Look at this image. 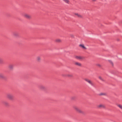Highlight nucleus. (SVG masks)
<instances>
[{
    "instance_id": "f257e3e1",
    "label": "nucleus",
    "mask_w": 122,
    "mask_h": 122,
    "mask_svg": "<svg viewBox=\"0 0 122 122\" xmlns=\"http://www.w3.org/2000/svg\"><path fill=\"white\" fill-rule=\"evenodd\" d=\"M7 97L9 100L13 101L14 99V96L12 94L8 93L7 94Z\"/></svg>"
},
{
    "instance_id": "9b49d317",
    "label": "nucleus",
    "mask_w": 122,
    "mask_h": 122,
    "mask_svg": "<svg viewBox=\"0 0 122 122\" xmlns=\"http://www.w3.org/2000/svg\"><path fill=\"white\" fill-rule=\"evenodd\" d=\"M0 78H1L3 79H6V77L4 76L1 74H0Z\"/></svg>"
},
{
    "instance_id": "0eeeda50",
    "label": "nucleus",
    "mask_w": 122,
    "mask_h": 122,
    "mask_svg": "<svg viewBox=\"0 0 122 122\" xmlns=\"http://www.w3.org/2000/svg\"><path fill=\"white\" fill-rule=\"evenodd\" d=\"M24 17L26 18L30 19L31 18V16L27 14H25L24 15Z\"/></svg>"
},
{
    "instance_id": "39448f33",
    "label": "nucleus",
    "mask_w": 122,
    "mask_h": 122,
    "mask_svg": "<svg viewBox=\"0 0 122 122\" xmlns=\"http://www.w3.org/2000/svg\"><path fill=\"white\" fill-rule=\"evenodd\" d=\"M39 88L42 90H45L46 89V87L43 85H40L39 86Z\"/></svg>"
},
{
    "instance_id": "aec40b11",
    "label": "nucleus",
    "mask_w": 122,
    "mask_h": 122,
    "mask_svg": "<svg viewBox=\"0 0 122 122\" xmlns=\"http://www.w3.org/2000/svg\"><path fill=\"white\" fill-rule=\"evenodd\" d=\"M37 60L38 61H40L41 60V58L39 57H38L37 58Z\"/></svg>"
},
{
    "instance_id": "b1692460",
    "label": "nucleus",
    "mask_w": 122,
    "mask_h": 122,
    "mask_svg": "<svg viewBox=\"0 0 122 122\" xmlns=\"http://www.w3.org/2000/svg\"><path fill=\"white\" fill-rule=\"evenodd\" d=\"M75 98L76 97L75 96H73L71 97V99L72 100H74Z\"/></svg>"
},
{
    "instance_id": "dca6fc26",
    "label": "nucleus",
    "mask_w": 122,
    "mask_h": 122,
    "mask_svg": "<svg viewBox=\"0 0 122 122\" xmlns=\"http://www.w3.org/2000/svg\"><path fill=\"white\" fill-rule=\"evenodd\" d=\"M82 48L84 49H86V48L83 45L80 44L79 45Z\"/></svg>"
},
{
    "instance_id": "4be33fe9",
    "label": "nucleus",
    "mask_w": 122,
    "mask_h": 122,
    "mask_svg": "<svg viewBox=\"0 0 122 122\" xmlns=\"http://www.w3.org/2000/svg\"><path fill=\"white\" fill-rule=\"evenodd\" d=\"M56 41L58 42H59L61 41V40L59 39H57L56 40Z\"/></svg>"
},
{
    "instance_id": "f03ea898",
    "label": "nucleus",
    "mask_w": 122,
    "mask_h": 122,
    "mask_svg": "<svg viewBox=\"0 0 122 122\" xmlns=\"http://www.w3.org/2000/svg\"><path fill=\"white\" fill-rule=\"evenodd\" d=\"M84 80L86 82H87L89 84L91 85L92 86H94V83L91 80H89L87 78H85L84 79Z\"/></svg>"
},
{
    "instance_id": "6ab92c4d",
    "label": "nucleus",
    "mask_w": 122,
    "mask_h": 122,
    "mask_svg": "<svg viewBox=\"0 0 122 122\" xmlns=\"http://www.w3.org/2000/svg\"><path fill=\"white\" fill-rule=\"evenodd\" d=\"M109 62L111 64L112 66H113V64L112 62L110 60H109Z\"/></svg>"
},
{
    "instance_id": "2eb2a0df",
    "label": "nucleus",
    "mask_w": 122,
    "mask_h": 122,
    "mask_svg": "<svg viewBox=\"0 0 122 122\" xmlns=\"http://www.w3.org/2000/svg\"><path fill=\"white\" fill-rule=\"evenodd\" d=\"M106 94L105 93H101L100 94H98V95L100 96L104 95V96H106Z\"/></svg>"
},
{
    "instance_id": "1a4fd4ad",
    "label": "nucleus",
    "mask_w": 122,
    "mask_h": 122,
    "mask_svg": "<svg viewBox=\"0 0 122 122\" xmlns=\"http://www.w3.org/2000/svg\"><path fill=\"white\" fill-rule=\"evenodd\" d=\"M14 66L13 65H10L9 66V68L10 70H12L13 69Z\"/></svg>"
},
{
    "instance_id": "a878e982",
    "label": "nucleus",
    "mask_w": 122,
    "mask_h": 122,
    "mask_svg": "<svg viewBox=\"0 0 122 122\" xmlns=\"http://www.w3.org/2000/svg\"><path fill=\"white\" fill-rule=\"evenodd\" d=\"M93 0V1H96V0Z\"/></svg>"
},
{
    "instance_id": "f8f14e48",
    "label": "nucleus",
    "mask_w": 122,
    "mask_h": 122,
    "mask_svg": "<svg viewBox=\"0 0 122 122\" xmlns=\"http://www.w3.org/2000/svg\"><path fill=\"white\" fill-rule=\"evenodd\" d=\"M75 15H77L78 17L81 18L82 17V16L80 15L77 13H75Z\"/></svg>"
},
{
    "instance_id": "393cba45",
    "label": "nucleus",
    "mask_w": 122,
    "mask_h": 122,
    "mask_svg": "<svg viewBox=\"0 0 122 122\" xmlns=\"http://www.w3.org/2000/svg\"><path fill=\"white\" fill-rule=\"evenodd\" d=\"M97 66H98L99 67H101V65H100L99 64H97Z\"/></svg>"
},
{
    "instance_id": "4468645a",
    "label": "nucleus",
    "mask_w": 122,
    "mask_h": 122,
    "mask_svg": "<svg viewBox=\"0 0 122 122\" xmlns=\"http://www.w3.org/2000/svg\"><path fill=\"white\" fill-rule=\"evenodd\" d=\"M4 63L3 60L0 57V64H2Z\"/></svg>"
},
{
    "instance_id": "f3484780",
    "label": "nucleus",
    "mask_w": 122,
    "mask_h": 122,
    "mask_svg": "<svg viewBox=\"0 0 122 122\" xmlns=\"http://www.w3.org/2000/svg\"><path fill=\"white\" fill-rule=\"evenodd\" d=\"M99 78L101 80L103 81H105V80L103 79L101 76H98Z\"/></svg>"
},
{
    "instance_id": "7ed1b4c3",
    "label": "nucleus",
    "mask_w": 122,
    "mask_h": 122,
    "mask_svg": "<svg viewBox=\"0 0 122 122\" xmlns=\"http://www.w3.org/2000/svg\"><path fill=\"white\" fill-rule=\"evenodd\" d=\"M74 108L76 110V111L80 113L83 114L84 113V112L81 110L79 108L77 107H76L75 106L74 107Z\"/></svg>"
},
{
    "instance_id": "9d476101",
    "label": "nucleus",
    "mask_w": 122,
    "mask_h": 122,
    "mask_svg": "<svg viewBox=\"0 0 122 122\" xmlns=\"http://www.w3.org/2000/svg\"><path fill=\"white\" fill-rule=\"evenodd\" d=\"M97 107L98 108H105L104 105H100L97 106Z\"/></svg>"
},
{
    "instance_id": "5701e85b",
    "label": "nucleus",
    "mask_w": 122,
    "mask_h": 122,
    "mask_svg": "<svg viewBox=\"0 0 122 122\" xmlns=\"http://www.w3.org/2000/svg\"><path fill=\"white\" fill-rule=\"evenodd\" d=\"M66 3H68L69 1L68 0H63Z\"/></svg>"
},
{
    "instance_id": "ddd939ff",
    "label": "nucleus",
    "mask_w": 122,
    "mask_h": 122,
    "mask_svg": "<svg viewBox=\"0 0 122 122\" xmlns=\"http://www.w3.org/2000/svg\"><path fill=\"white\" fill-rule=\"evenodd\" d=\"M75 57L76 58L78 59L81 60L83 59L82 57L81 56H76Z\"/></svg>"
},
{
    "instance_id": "a211bd4d",
    "label": "nucleus",
    "mask_w": 122,
    "mask_h": 122,
    "mask_svg": "<svg viewBox=\"0 0 122 122\" xmlns=\"http://www.w3.org/2000/svg\"><path fill=\"white\" fill-rule=\"evenodd\" d=\"M68 76V77H73V76L72 74H68V75H66V76Z\"/></svg>"
},
{
    "instance_id": "6e6552de",
    "label": "nucleus",
    "mask_w": 122,
    "mask_h": 122,
    "mask_svg": "<svg viewBox=\"0 0 122 122\" xmlns=\"http://www.w3.org/2000/svg\"><path fill=\"white\" fill-rule=\"evenodd\" d=\"M75 64L76 66L80 67H81L82 66V64H81L78 62H75Z\"/></svg>"
},
{
    "instance_id": "20e7f679",
    "label": "nucleus",
    "mask_w": 122,
    "mask_h": 122,
    "mask_svg": "<svg viewBox=\"0 0 122 122\" xmlns=\"http://www.w3.org/2000/svg\"><path fill=\"white\" fill-rule=\"evenodd\" d=\"M12 34L15 37H18L19 36V34L17 32H14Z\"/></svg>"
},
{
    "instance_id": "412c9836",
    "label": "nucleus",
    "mask_w": 122,
    "mask_h": 122,
    "mask_svg": "<svg viewBox=\"0 0 122 122\" xmlns=\"http://www.w3.org/2000/svg\"><path fill=\"white\" fill-rule=\"evenodd\" d=\"M117 106L121 109H122V106L120 105H117Z\"/></svg>"
},
{
    "instance_id": "423d86ee",
    "label": "nucleus",
    "mask_w": 122,
    "mask_h": 122,
    "mask_svg": "<svg viewBox=\"0 0 122 122\" xmlns=\"http://www.w3.org/2000/svg\"><path fill=\"white\" fill-rule=\"evenodd\" d=\"M2 103L6 106H9V103L6 101H3Z\"/></svg>"
}]
</instances>
